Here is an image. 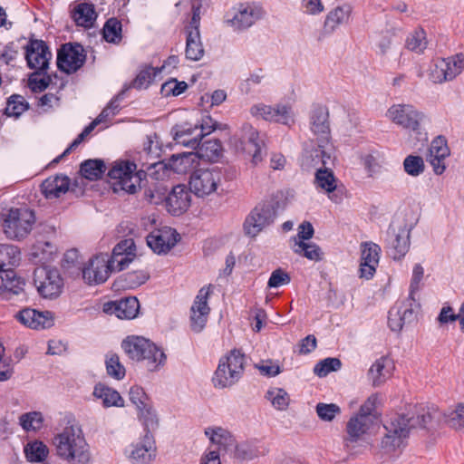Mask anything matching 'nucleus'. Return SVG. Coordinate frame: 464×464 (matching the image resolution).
Returning a JSON list of instances; mask_svg holds the SVG:
<instances>
[{
    "instance_id": "de8ad7c7",
    "label": "nucleus",
    "mask_w": 464,
    "mask_h": 464,
    "mask_svg": "<svg viewBox=\"0 0 464 464\" xmlns=\"http://www.w3.org/2000/svg\"><path fill=\"white\" fill-rule=\"evenodd\" d=\"M28 109L29 103L24 96L13 94L7 99L5 114L8 117L19 118Z\"/></svg>"
},
{
    "instance_id": "393cba45",
    "label": "nucleus",
    "mask_w": 464,
    "mask_h": 464,
    "mask_svg": "<svg viewBox=\"0 0 464 464\" xmlns=\"http://www.w3.org/2000/svg\"><path fill=\"white\" fill-rule=\"evenodd\" d=\"M147 244L154 253H168L179 240V235L175 229L165 227L152 231L147 237Z\"/></svg>"
},
{
    "instance_id": "4be33fe9",
    "label": "nucleus",
    "mask_w": 464,
    "mask_h": 464,
    "mask_svg": "<svg viewBox=\"0 0 464 464\" xmlns=\"http://www.w3.org/2000/svg\"><path fill=\"white\" fill-rule=\"evenodd\" d=\"M156 457V441L153 435L149 433H145L140 441L131 444L128 455L132 464H151Z\"/></svg>"
},
{
    "instance_id": "39448f33",
    "label": "nucleus",
    "mask_w": 464,
    "mask_h": 464,
    "mask_svg": "<svg viewBox=\"0 0 464 464\" xmlns=\"http://www.w3.org/2000/svg\"><path fill=\"white\" fill-rule=\"evenodd\" d=\"M310 125L312 132L317 137L318 148L311 151L310 157L314 165H326V160L330 155L324 150L325 146L330 142L329 111L326 106H314L310 115Z\"/></svg>"
},
{
    "instance_id": "4468645a",
    "label": "nucleus",
    "mask_w": 464,
    "mask_h": 464,
    "mask_svg": "<svg viewBox=\"0 0 464 464\" xmlns=\"http://www.w3.org/2000/svg\"><path fill=\"white\" fill-rule=\"evenodd\" d=\"M86 61L83 47L77 43L63 44L57 52L58 69L66 74H72L81 69Z\"/></svg>"
},
{
    "instance_id": "338daca9",
    "label": "nucleus",
    "mask_w": 464,
    "mask_h": 464,
    "mask_svg": "<svg viewBox=\"0 0 464 464\" xmlns=\"http://www.w3.org/2000/svg\"><path fill=\"white\" fill-rule=\"evenodd\" d=\"M130 400L136 406L137 410L144 409L151 402L142 387L135 385L130 390Z\"/></svg>"
},
{
    "instance_id": "8fccbe9b",
    "label": "nucleus",
    "mask_w": 464,
    "mask_h": 464,
    "mask_svg": "<svg viewBox=\"0 0 464 464\" xmlns=\"http://www.w3.org/2000/svg\"><path fill=\"white\" fill-rule=\"evenodd\" d=\"M444 60L445 69L448 76V80L452 81L458 75H459L464 70V53H459L454 55L449 56L447 58H442Z\"/></svg>"
},
{
    "instance_id": "9d476101",
    "label": "nucleus",
    "mask_w": 464,
    "mask_h": 464,
    "mask_svg": "<svg viewBox=\"0 0 464 464\" xmlns=\"http://www.w3.org/2000/svg\"><path fill=\"white\" fill-rule=\"evenodd\" d=\"M222 173L218 168L197 169L189 177V189L198 198H205L217 192L221 185Z\"/></svg>"
},
{
    "instance_id": "0eeeda50",
    "label": "nucleus",
    "mask_w": 464,
    "mask_h": 464,
    "mask_svg": "<svg viewBox=\"0 0 464 464\" xmlns=\"http://www.w3.org/2000/svg\"><path fill=\"white\" fill-rule=\"evenodd\" d=\"M246 363V356L240 350L233 349L219 360L218 366L212 379L217 388H227L234 385L242 377Z\"/></svg>"
},
{
    "instance_id": "f257e3e1",
    "label": "nucleus",
    "mask_w": 464,
    "mask_h": 464,
    "mask_svg": "<svg viewBox=\"0 0 464 464\" xmlns=\"http://www.w3.org/2000/svg\"><path fill=\"white\" fill-rule=\"evenodd\" d=\"M140 170L137 165L130 160H117L108 172L109 178L112 180L111 186L115 193L123 191L128 194H135L140 188V182L146 176V172L152 169H163L160 160L142 164Z\"/></svg>"
},
{
    "instance_id": "052dcab7",
    "label": "nucleus",
    "mask_w": 464,
    "mask_h": 464,
    "mask_svg": "<svg viewBox=\"0 0 464 464\" xmlns=\"http://www.w3.org/2000/svg\"><path fill=\"white\" fill-rule=\"evenodd\" d=\"M445 71L444 60L442 58L433 60L429 70V79L434 83L449 82Z\"/></svg>"
},
{
    "instance_id": "6e6552de",
    "label": "nucleus",
    "mask_w": 464,
    "mask_h": 464,
    "mask_svg": "<svg viewBox=\"0 0 464 464\" xmlns=\"http://www.w3.org/2000/svg\"><path fill=\"white\" fill-rule=\"evenodd\" d=\"M277 202L273 199L259 202L246 216L243 227L246 235L255 237L271 225L276 217Z\"/></svg>"
},
{
    "instance_id": "473e14b6",
    "label": "nucleus",
    "mask_w": 464,
    "mask_h": 464,
    "mask_svg": "<svg viewBox=\"0 0 464 464\" xmlns=\"http://www.w3.org/2000/svg\"><path fill=\"white\" fill-rule=\"evenodd\" d=\"M389 254L394 260L403 257L410 249V230L401 227L398 232L392 231L388 243Z\"/></svg>"
},
{
    "instance_id": "2eb2a0df",
    "label": "nucleus",
    "mask_w": 464,
    "mask_h": 464,
    "mask_svg": "<svg viewBox=\"0 0 464 464\" xmlns=\"http://www.w3.org/2000/svg\"><path fill=\"white\" fill-rule=\"evenodd\" d=\"M108 254L101 253L90 259L82 269V278L89 285L104 283L112 272L117 271Z\"/></svg>"
},
{
    "instance_id": "680f3d73",
    "label": "nucleus",
    "mask_w": 464,
    "mask_h": 464,
    "mask_svg": "<svg viewBox=\"0 0 464 464\" xmlns=\"http://www.w3.org/2000/svg\"><path fill=\"white\" fill-rule=\"evenodd\" d=\"M445 418L449 427L464 431V403H459Z\"/></svg>"
},
{
    "instance_id": "a211bd4d",
    "label": "nucleus",
    "mask_w": 464,
    "mask_h": 464,
    "mask_svg": "<svg viewBox=\"0 0 464 464\" xmlns=\"http://www.w3.org/2000/svg\"><path fill=\"white\" fill-rule=\"evenodd\" d=\"M212 293V285H205L198 292L190 307V327L193 332L199 333L205 327L210 313L208 300Z\"/></svg>"
},
{
    "instance_id": "e433bc0d",
    "label": "nucleus",
    "mask_w": 464,
    "mask_h": 464,
    "mask_svg": "<svg viewBox=\"0 0 464 464\" xmlns=\"http://www.w3.org/2000/svg\"><path fill=\"white\" fill-rule=\"evenodd\" d=\"M186 34V48L185 56L190 61H199L204 56L205 51L201 42L199 30H189L185 32Z\"/></svg>"
},
{
    "instance_id": "9b49d317",
    "label": "nucleus",
    "mask_w": 464,
    "mask_h": 464,
    "mask_svg": "<svg viewBox=\"0 0 464 464\" xmlns=\"http://www.w3.org/2000/svg\"><path fill=\"white\" fill-rule=\"evenodd\" d=\"M35 217L27 208H11L4 220V231L7 237L22 239L32 230Z\"/></svg>"
},
{
    "instance_id": "72a5a7b5",
    "label": "nucleus",
    "mask_w": 464,
    "mask_h": 464,
    "mask_svg": "<svg viewBox=\"0 0 464 464\" xmlns=\"http://www.w3.org/2000/svg\"><path fill=\"white\" fill-rule=\"evenodd\" d=\"M70 186V179L65 175L49 177L41 184V191L48 199H54L65 194Z\"/></svg>"
},
{
    "instance_id": "f8f14e48",
    "label": "nucleus",
    "mask_w": 464,
    "mask_h": 464,
    "mask_svg": "<svg viewBox=\"0 0 464 464\" xmlns=\"http://www.w3.org/2000/svg\"><path fill=\"white\" fill-rule=\"evenodd\" d=\"M190 129L179 130L175 133V140L184 146L196 149L198 158L209 161L217 160L222 154V144L218 139L213 140H198L197 138H186V133Z\"/></svg>"
},
{
    "instance_id": "cd10ccee",
    "label": "nucleus",
    "mask_w": 464,
    "mask_h": 464,
    "mask_svg": "<svg viewBox=\"0 0 464 464\" xmlns=\"http://www.w3.org/2000/svg\"><path fill=\"white\" fill-rule=\"evenodd\" d=\"M191 191L185 185L174 186L166 198V208L173 216L186 212L190 206Z\"/></svg>"
},
{
    "instance_id": "1a4fd4ad",
    "label": "nucleus",
    "mask_w": 464,
    "mask_h": 464,
    "mask_svg": "<svg viewBox=\"0 0 464 464\" xmlns=\"http://www.w3.org/2000/svg\"><path fill=\"white\" fill-rule=\"evenodd\" d=\"M126 92L127 91L123 88L117 95H115L98 115V117L91 123H89L69 145V147L65 149V150L61 155L57 156L52 161V163H59L65 156L69 155L73 150H75L98 124L106 121L109 118L113 117L119 113L121 108V102L123 100Z\"/></svg>"
},
{
    "instance_id": "c85d7f7f",
    "label": "nucleus",
    "mask_w": 464,
    "mask_h": 464,
    "mask_svg": "<svg viewBox=\"0 0 464 464\" xmlns=\"http://www.w3.org/2000/svg\"><path fill=\"white\" fill-rule=\"evenodd\" d=\"M242 131L243 139L246 140L245 150L252 154V163L257 165L266 154L264 140L260 138L259 132L250 124H244Z\"/></svg>"
},
{
    "instance_id": "5fc2aeb1",
    "label": "nucleus",
    "mask_w": 464,
    "mask_h": 464,
    "mask_svg": "<svg viewBox=\"0 0 464 464\" xmlns=\"http://www.w3.org/2000/svg\"><path fill=\"white\" fill-rule=\"evenodd\" d=\"M184 129H190V130L186 133V138H197L198 140H203L205 136L210 134L216 130V126L212 122V119L208 116L206 119L202 120V122L199 125L196 124L193 128L182 126L181 130Z\"/></svg>"
},
{
    "instance_id": "69168bd1",
    "label": "nucleus",
    "mask_w": 464,
    "mask_h": 464,
    "mask_svg": "<svg viewBox=\"0 0 464 464\" xmlns=\"http://www.w3.org/2000/svg\"><path fill=\"white\" fill-rule=\"evenodd\" d=\"M188 88L186 82H179L177 79L167 81L161 85L160 93L164 97L178 96Z\"/></svg>"
},
{
    "instance_id": "7c9ffc66",
    "label": "nucleus",
    "mask_w": 464,
    "mask_h": 464,
    "mask_svg": "<svg viewBox=\"0 0 464 464\" xmlns=\"http://www.w3.org/2000/svg\"><path fill=\"white\" fill-rule=\"evenodd\" d=\"M393 369L392 360L388 356H382L368 370V380L373 387H379L392 376Z\"/></svg>"
},
{
    "instance_id": "6e6d98bb",
    "label": "nucleus",
    "mask_w": 464,
    "mask_h": 464,
    "mask_svg": "<svg viewBox=\"0 0 464 464\" xmlns=\"http://www.w3.org/2000/svg\"><path fill=\"white\" fill-rule=\"evenodd\" d=\"M44 417L40 411H31L19 417V424L25 431H37L43 427Z\"/></svg>"
},
{
    "instance_id": "423d86ee",
    "label": "nucleus",
    "mask_w": 464,
    "mask_h": 464,
    "mask_svg": "<svg viewBox=\"0 0 464 464\" xmlns=\"http://www.w3.org/2000/svg\"><path fill=\"white\" fill-rule=\"evenodd\" d=\"M246 363V356L240 350L233 349L219 360L218 366L212 379L217 388H227L234 385L242 377Z\"/></svg>"
},
{
    "instance_id": "774afa93",
    "label": "nucleus",
    "mask_w": 464,
    "mask_h": 464,
    "mask_svg": "<svg viewBox=\"0 0 464 464\" xmlns=\"http://www.w3.org/2000/svg\"><path fill=\"white\" fill-rule=\"evenodd\" d=\"M192 153H182L172 155L169 160V166L176 172H185L190 165Z\"/></svg>"
},
{
    "instance_id": "0e129e2a",
    "label": "nucleus",
    "mask_w": 464,
    "mask_h": 464,
    "mask_svg": "<svg viewBox=\"0 0 464 464\" xmlns=\"http://www.w3.org/2000/svg\"><path fill=\"white\" fill-rule=\"evenodd\" d=\"M403 168L407 174L417 177L424 171V161L420 156L409 155L403 161Z\"/></svg>"
},
{
    "instance_id": "a19ab883",
    "label": "nucleus",
    "mask_w": 464,
    "mask_h": 464,
    "mask_svg": "<svg viewBox=\"0 0 464 464\" xmlns=\"http://www.w3.org/2000/svg\"><path fill=\"white\" fill-rule=\"evenodd\" d=\"M373 421L370 420V417L362 415H355L350 419L347 423L346 430L349 436V440L355 441L360 436L366 433L371 428Z\"/></svg>"
},
{
    "instance_id": "c03bdc74",
    "label": "nucleus",
    "mask_w": 464,
    "mask_h": 464,
    "mask_svg": "<svg viewBox=\"0 0 464 464\" xmlns=\"http://www.w3.org/2000/svg\"><path fill=\"white\" fill-rule=\"evenodd\" d=\"M21 259L20 249L14 245L0 244V269L6 266H14L19 264Z\"/></svg>"
},
{
    "instance_id": "bf43d9fd",
    "label": "nucleus",
    "mask_w": 464,
    "mask_h": 464,
    "mask_svg": "<svg viewBox=\"0 0 464 464\" xmlns=\"http://www.w3.org/2000/svg\"><path fill=\"white\" fill-rule=\"evenodd\" d=\"M341 366L342 362L338 358L328 357L315 364L314 372L318 377H325L331 372L338 371Z\"/></svg>"
},
{
    "instance_id": "bb28decb",
    "label": "nucleus",
    "mask_w": 464,
    "mask_h": 464,
    "mask_svg": "<svg viewBox=\"0 0 464 464\" xmlns=\"http://www.w3.org/2000/svg\"><path fill=\"white\" fill-rule=\"evenodd\" d=\"M361 246L360 277L369 280L376 272L380 260L381 247L373 242H364Z\"/></svg>"
},
{
    "instance_id": "4c0bfd02",
    "label": "nucleus",
    "mask_w": 464,
    "mask_h": 464,
    "mask_svg": "<svg viewBox=\"0 0 464 464\" xmlns=\"http://www.w3.org/2000/svg\"><path fill=\"white\" fill-rule=\"evenodd\" d=\"M72 16L77 25L91 28L96 21L97 13L92 3H81L74 7Z\"/></svg>"
},
{
    "instance_id": "6ab92c4d",
    "label": "nucleus",
    "mask_w": 464,
    "mask_h": 464,
    "mask_svg": "<svg viewBox=\"0 0 464 464\" xmlns=\"http://www.w3.org/2000/svg\"><path fill=\"white\" fill-rule=\"evenodd\" d=\"M27 66L34 71H47L52 53L43 40L31 39L24 47Z\"/></svg>"
},
{
    "instance_id": "a878e982",
    "label": "nucleus",
    "mask_w": 464,
    "mask_h": 464,
    "mask_svg": "<svg viewBox=\"0 0 464 464\" xmlns=\"http://www.w3.org/2000/svg\"><path fill=\"white\" fill-rule=\"evenodd\" d=\"M140 310L139 300L135 296L110 301L103 304L102 311L107 314H114L119 319H133Z\"/></svg>"
},
{
    "instance_id": "13d9d810",
    "label": "nucleus",
    "mask_w": 464,
    "mask_h": 464,
    "mask_svg": "<svg viewBox=\"0 0 464 464\" xmlns=\"http://www.w3.org/2000/svg\"><path fill=\"white\" fill-rule=\"evenodd\" d=\"M266 398L270 401L272 405L278 411L286 410L290 402L288 393L281 388L268 390Z\"/></svg>"
},
{
    "instance_id": "c9c22d12",
    "label": "nucleus",
    "mask_w": 464,
    "mask_h": 464,
    "mask_svg": "<svg viewBox=\"0 0 464 464\" xmlns=\"http://www.w3.org/2000/svg\"><path fill=\"white\" fill-rule=\"evenodd\" d=\"M24 280L14 269H0V295H19L24 290Z\"/></svg>"
},
{
    "instance_id": "3c124183",
    "label": "nucleus",
    "mask_w": 464,
    "mask_h": 464,
    "mask_svg": "<svg viewBox=\"0 0 464 464\" xmlns=\"http://www.w3.org/2000/svg\"><path fill=\"white\" fill-rule=\"evenodd\" d=\"M122 25L120 20L115 17L110 18L106 21L102 35L106 42L112 44H119L121 41Z\"/></svg>"
},
{
    "instance_id": "f704fd0d",
    "label": "nucleus",
    "mask_w": 464,
    "mask_h": 464,
    "mask_svg": "<svg viewBox=\"0 0 464 464\" xmlns=\"http://www.w3.org/2000/svg\"><path fill=\"white\" fill-rule=\"evenodd\" d=\"M205 435L212 445L218 446L216 450L228 452L235 446V438L232 434L221 427H208L205 429Z\"/></svg>"
},
{
    "instance_id": "a18cd8bd",
    "label": "nucleus",
    "mask_w": 464,
    "mask_h": 464,
    "mask_svg": "<svg viewBox=\"0 0 464 464\" xmlns=\"http://www.w3.org/2000/svg\"><path fill=\"white\" fill-rule=\"evenodd\" d=\"M24 454L29 462L39 463L46 459L49 450L44 442L34 440L25 445Z\"/></svg>"
},
{
    "instance_id": "09e8293b",
    "label": "nucleus",
    "mask_w": 464,
    "mask_h": 464,
    "mask_svg": "<svg viewBox=\"0 0 464 464\" xmlns=\"http://www.w3.org/2000/svg\"><path fill=\"white\" fill-rule=\"evenodd\" d=\"M428 41L426 33L422 28H419L411 33L406 39L405 46L411 52L422 53L427 48Z\"/></svg>"
},
{
    "instance_id": "49530a36",
    "label": "nucleus",
    "mask_w": 464,
    "mask_h": 464,
    "mask_svg": "<svg viewBox=\"0 0 464 464\" xmlns=\"http://www.w3.org/2000/svg\"><path fill=\"white\" fill-rule=\"evenodd\" d=\"M293 251L312 261H320L322 259L323 252L319 246L314 243H306L303 241H297L295 239Z\"/></svg>"
},
{
    "instance_id": "864d4df0",
    "label": "nucleus",
    "mask_w": 464,
    "mask_h": 464,
    "mask_svg": "<svg viewBox=\"0 0 464 464\" xmlns=\"http://www.w3.org/2000/svg\"><path fill=\"white\" fill-rule=\"evenodd\" d=\"M52 82V76L47 71H34L28 77V86L33 92H41L48 88Z\"/></svg>"
},
{
    "instance_id": "b1692460",
    "label": "nucleus",
    "mask_w": 464,
    "mask_h": 464,
    "mask_svg": "<svg viewBox=\"0 0 464 464\" xmlns=\"http://www.w3.org/2000/svg\"><path fill=\"white\" fill-rule=\"evenodd\" d=\"M317 169L314 175V186L317 189L324 191L329 197V198L338 204L343 201V192L338 188V179L335 178L334 171L330 169L325 168Z\"/></svg>"
},
{
    "instance_id": "5701e85b",
    "label": "nucleus",
    "mask_w": 464,
    "mask_h": 464,
    "mask_svg": "<svg viewBox=\"0 0 464 464\" xmlns=\"http://www.w3.org/2000/svg\"><path fill=\"white\" fill-rule=\"evenodd\" d=\"M14 317L24 326L34 330L47 329L54 324V317L52 312L40 311L29 307L20 310Z\"/></svg>"
},
{
    "instance_id": "603ef678",
    "label": "nucleus",
    "mask_w": 464,
    "mask_h": 464,
    "mask_svg": "<svg viewBox=\"0 0 464 464\" xmlns=\"http://www.w3.org/2000/svg\"><path fill=\"white\" fill-rule=\"evenodd\" d=\"M138 416L142 422L145 433L152 434L159 427V419L151 403L138 411Z\"/></svg>"
},
{
    "instance_id": "20e7f679",
    "label": "nucleus",
    "mask_w": 464,
    "mask_h": 464,
    "mask_svg": "<svg viewBox=\"0 0 464 464\" xmlns=\"http://www.w3.org/2000/svg\"><path fill=\"white\" fill-rule=\"evenodd\" d=\"M121 348L128 358L134 362H144L150 372L159 371L166 364L167 355L154 343L141 336H127Z\"/></svg>"
},
{
    "instance_id": "79ce46f5",
    "label": "nucleus",
    "mask_w": 464,
    "mask_h": 464,
    "mask_svg": "<svg viewBox=\"0 0 464 464\" xmlns=\"http://www.w3.org/2000/svg\"><path fill=\"white\" fill-rule=\"evenodd\" d=\"M159 73H160V68L146 66L139 72L130 84L124 86V89L126 91H129L130 88L137 90L147 89Z\"/></svg>"
},
{
    "instance_id": "dca6fc26",
    "label": "nucleus",
    "mask_w": 464,
    "mask_h": 464,
    "mask_svg": "<svg viewBox=\"0 0 464 464\" xmlns=\"http://www.w3.org/2000/svg\"><path fill=\"white\" fill-rule=\"evenodd\" d=\"M385 116L393 124L413 131L419 130L423 118V114L411 104H393Z\"/></svg>"
},
{
    "instance_id": "2f4dec72",
    "label": "nucleus",
    "mask_w": 464,
    "mask_h": 464,
    "mask_svg": "<svg viewBox=\"0 0 464 464\" xmlns=\"http://www.w3.org/2000/svg\"><path fill=\"white\" fill-rule=\"evenodd\" d=\"M135 256V245L132 239H124L119 242L109 256L111 262L115 265L117 271L125 269Z\"/></svg>"
},
{
    "instance_id": "412c9836",
    "label": "nucleus",
    "mask_w": 464,
    "mask_h": 464,
    "mask_svg": "<svg viewBox=\"0 0 464 464\" xmlns=\"http://www.w3.org/2000/svg\"><path fill=\"white\" fill-rule=\"evenodd\" d=\"M263 14V9L256 5L240 4L231 18L227 16V22L236 30H244L252 26Z\"/></svg>"
},
{
    "instance_id": "c756f323",
    "label": "nucleus",
    "mask_w": 464,
    "mask_h": 464,
    "mask_svg": "<svg viewBox=\"0 0 464 464\" xmlns=\"http://www.w3.org/2000/svg\"><path fill=\"white\" fill-rule=\"evenodd\" d=\"M450 151L444 137L438 136L431 141L428 160L437 175H440L445 171V160L450 156Z\"/></svg>"
},
{
    "instance_id": "e2e57ef3",
    "label": "nucleus",
    "mask_w": 464,
    "mask_h": 464,
    "mask_svg": "<svg viewBox=\"0 0 464 464\" xmlns=\"http://www.w3.org/2000/svg\"><path fill=\"white\" fill-rule=\"evenodd\" d=\"M148 279V273L139 270L124 274L121 281L124 282V285H122L123 287L133 289L143 285Z\"/></svg>"
},
{
    "instance_id": "aec40b11",
    "label": "nucleus",
    "mask_w": 464,
    "mask_h": 464,
    "mask_svg": "<svg viewBox=\"0 0 464 464\" xmlns=\"http://www.w3.org/2000/svg\"><path fill=\"white\" fill-rule=\"evenodd\" d=\"M415 301L406 298L398 301L388 313V325L393 332H401L405 324L415 320L413 308Z\"/></svg>"
},
{
    "instance_id": "ddd939ff",
    "label": "nucleus",
    "mask_w": 464,
    "mask_h": 464,
    "mask_svg": "<svg viewBox=\"0 0 464 464\" xmlns=\"http://www.w3.org/2000/svg\"><path fill=\"white\" fill-rule=\"evenodd\" d=\"M34 284L41 296L50 299L57 297L63 287V280L59 271L45 266L34 269Z\"/></svg>"
},
{
    "instance_id": "f3484780",
    "label": "nucleus",
    "mask_w": 464,
    "mask_h": 464,
    "mask_svg": "<svg viewBox=\"0 0 464 464\" xmlns=\"http://www.w3.org/2000/svg\"><path fill=\"white\" fill-rule=\"evenodd\" d=\"M250 113L253 117L284 125H290L295 121L292 108L286 104L277 103L271 106L257 103L250 108Z\"/></svg>"
},
{
    "instance_id": "4d7b16f0",
    "label": "nucleus",
    "mask_w": 464,
    "mask_h": 464,
    "mask_svg": "<svg viewBox=\"0 0 464 464\" xmlns=\"http://www.w3.org/2000/svg\"><path fill=\"white\" fill-rule=\"evenodd\" d=\"M106 371L109 376L115 380H122L125 377V367L120 361V357L116 353H109L106 355Z\"/></svg>"
},
{
    "instance_id": "7ed1b4c3",
    "label": "nucleus",
    "mask_w": 464,
    "mask_h": 464,
    "mask_svg": "<svg viewBox=\"0 0 464 464\" xmlns=\"http://www.w3.org/2000/svg\"><path fill=\"white\" fill-rule=\"evenodd\" d=\"M57 456L69 464H89L91 454L82 430L66 426L53 439Z\"/></svg>"
},
{
    "instance_id": "58836bf2",
    "label": "nucleus",
    "mask_w": 464,
    "mask_h": 464,
    "mask_svg": "<svg viewBox=\"0 0 464 464\" xmlns=\"http://www.w3.org/2000/svg\"><path fill=\"white\" fill-rule=\"evenodd\" d=\"M93 395L101 399L102 401V404L104 407H122L124 405V401L120 393L102 383H98L95 385L93 390Z\"/></svg>"
},
{
    "instance_id": "f03ea898",
    "label": "nucleus",
    "mask_w": 464,
    "mask_h": 464,
    "mask_svg": "<svg viewBox=\"0 0 464 464\" xmlns=\"http://www.w3.org/2000/svg\"><path fill=\"white\" fill-rule=\"evenodd\" d=\"M431 420L430 412L418 414L417 417L397 415L384 427L386 435L382 440V449L385 453L392 454L406 445V440L412 429L425 428Z\"/></svg>"
},
{
    "instance_id": "ea45409f",
    "label": "nucleus",
    "mask_w": 464,
    "mask_h": 464,
    "mask_svg": "<svg viewBox=\"0 0 464 464\" xmlns=\"http://www.w3.org/2000/svg\"><path fill=\"white\" fill-rule=\"evenodd\" d=\"M351 13L350 6H338L326 16L324 24V34H330L342 24L348 21Z\"/></svg>"
},
{
    "instance_id": "37998d69",
    "label": "nucleus",
    "mask_w": 464,
    "mask_h": 464,
    "mask_svg": "<svg viewBox=\"0 0 464 464\" xmlns=\"http://www.w3.org/2000/svg\"><path fill=\"white\" fill-rule=\"evenodd\" d=\"M106 170L104 161L102 160H86L81 163L80 173L89 180H97L102 178Z\"/></svg>"
}]
</instances>
